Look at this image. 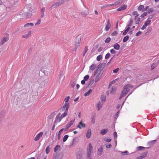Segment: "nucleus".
<instances>
[{
    "label": "nucleus",
    "mask_w": 159,
    "mask_h": 159,
    "mask_svg": "<svg viewBox=\"0 0 159 159\" xmlns=\"http://www.w3.org/2000/svg\"><path fill=\"white\" fill-rule=\"evenodd\" d=\"M102 66H104V64L100 63L98 66V69L95 71L93 76L97 75L96 76L100 77L102 75L103 73V70L99 68L102 67Z\"/></svg>",
    "instance_id": "nucleus-1"
},
{
    "label": "nucleus",
    "mask_w": 159,
    "mask_h": 159,
    "mask_svg": "<svg viewBox=\"0 0 159 159\" xmlns=\"http://www.w3.org/2000/svg\"><path fill=\"white\" fill-rule=\"evenodd\" d=\"M93 151V146L91 143H90L89 145V147L87 149V156L88 157H91V154Z\"/></svg>",
    "instance_id": "nucleus-2"
},
{
    "label": "nucleus",
    "mask_w": 159,
    "mask_h": 159,
    "mask_svg": "<svg viewBox=\"0 0 159 159\" xmlns=\"http://www.w3.org/2000/svg\"><path fill=\"white\" fill-rule=\"evenodd\" d=\"M63 156L64 154L63 152H57L54 155L53 159H62Z\"/></svg>",
    "instance_id": "nucleus-3"
},
{
    "label": "nucleus",
    "mask_w": 159,
    "mask_h": 159,
    "mask_svg": "<svg viewBox=\"0 0 159 159\" xmlns=\"http://www.w3.org/2000/svg\"><path fill=\"white\" fill-rule=\"evenodd\" d=\"M69 107V104L68 103H65L64 105L61 107V110L63 111L65 110V111H68Z\"/></svg>",
    "instance_id": "nucleus-4"
},
{
    "label": "nucleus",
    "mask_w": 159,
    "mask_h": 159,
    "mask_svg": "<svg viewBox=\"0 0 159 159\" xmlns=\"http://www.w3.org/2000/svg\"><path fill=\"white\" fill-rule=\"evenodd\" d=\"M81 39V36L80 35H78L76 37L75 43V47L77 48L80 46Z\"/></svg>",
    "instance_id": "nucleus-5"
},
{
    "label": "nucleus",
    "mask_w": 159,
    "mask_h": 159,
    "mask_svg": "<svg viewBox=\"0 0 159 159\" xmlns=\"http://www.w3.org/2000/svg\"><path fill=\"white\" fill-rule=\"evenodd\" d=\"M111 25L109 19L107 21V24L105 27V30L106 31H108L111 27Z\"/></svg>",
    "instance_id": "nucleus-6"
},
{
    "label": "nucleus",
    "mask_w": 159,
    "mask_h": 159,
    "mask_svg": "<svg viewBox=\"0 0 159 159\" xmlns=\"http://www.w3.org/2000/svg\"><path fill=\"white\" fill-rule=\"evenodd\" d=\"M68 111H65L64 113L59 117L58 122H60L64 117H65L67 115Z\"/></svg>",
    "instance_id": "nucleus-7"
},
{
    "label": "nucleus",
    "mask_w": 159,
    "mask_h": 159,
    "mask_svg": "<svg viewBox=\"0 0 159 159\" xmlns=\"http://www.w3.org/2000/svg\"><path fill=\"white\" fill-rule=\"evenodd\" d=\"M43 132H41L39 133L36 136V137L34 138V140L35 141H38L40 137L43 135Z\"/></svg>",
    "instance_id": "nucleus-8"
},
{
    "label": "nucleus",
    "mask_w": 159,
    "mask_h": 159,
    "mask_svg": "<svg viewBox=\"0 0 159 159\" xmlns=\"http://www.w3.org/2000/svg\"><path fill=\"white\" fill-rule=\"evenodd\" d=\"M96 66L97 65L93 63L92 64V65L89 67V72H91L90 70H94L95 69Z\"/></svg>",
    "instance_id": "nucleus-9"
},
{
    "label": "nucleus",
    "mask_w": 159,
    "mask_h": 159,
    "mask_svg": "<svg viewBox=\"0 0 159 159\" xmlns=\"http://www.w3.org/2000/svg\"><path fill=\"white\" fill-rule=\"evenodd\" d=\"M130 87V85L129 84L125 85L124 87V89L123 90L128 93L129 90V88Z\"/></svg>",
    "instance_id": "nucleus-10"
},
{
    "label": "nucleus",
    "mask_w": 159,
    "mask_h": 159,
    "mask_svg": "<svg viewBox=\"0 0 159 159\" xmlns=\"http://www.w3.org/2000/svg\"><path fill=\"white\" fill-rule=\"evenodd\" d=\"M127 7V6L126 5H124L123 6L117 8V10L118 11L124 10L126 9V8Z\"/></svg>",
    "instance_id": "nucleus-11"
},
{
    "label": "nucleus",
    "mask_w": 159,
    "mask_h": 159,
    "mask_svg": "<svg viewBox=\"0 0 159 159\" xmlns=\"http://www.w3.org/2000/svg\"><path fill=\"white\" fill-rule=\"evenodd\" d=\"M89 13V10L88 8H86V10H83V11L81 12V14L82 15L86 16V15L88 14Z\"/></svg>",
    "instance_id": "nucleus-12"
},
{
    "label": "nucleus",
    "mask_w": 159,
    "mask_h": 159,
    "mask_svg": "<svg viewBox=\"0 0 159 159\" xmlns=\"http://www.w3.org/2000/svg\"><path fill=\"white\" fill-rule=\"evenodd\" d=\"M85 126V124H83L82 121L80 122L77 126V127L80 129H81L82 128H84Z\"/></svg>",
    "instance_id": "nucleus-13"
},
{
    "label": "nucleus",
    "mask_w": 159,
    "mask_h": 159,
    "mask_svg": "<svg viewBox=\"0 0 159 159\" xmlns=\"http://www.w3.org/2000/svg\"><path fill=\"white\" fill-rule=\"evenodd\" d=\"M91 134V130L90 129H88L86 134V136L87 138L89 139L90 138Z\"/></svg>",
    "instance_id": "nucleus-14"
},
{
    "label": "nucleus",
    "mask_w": 159,
    "mask_h": 159,
    "mask_svg": "<svg viewBox=\"0 0 159 159\" xmlns=\"http://www.w3.org/2000/svg\"><path fill=\"white\" fill-rule=\"evenodd\" d=\"M147 154V152H144L142 154L141 156L138 157V159H143L146 157Z\"/></svg>",
    "instance_id": "nucleus-15"
},
{
    "label": "nucleus",
    "mask_w": 159,
    "mask_h": 159,
    "mask_svg": "<svg viewBox=\"0 0 159 159\" xmlns=\"http://www.w3.org/2000/svg\"><path fill=\"white\" fill-rule=\"evenodd\" d=\"M64 73L63 71H60L59 74V78L60 80L62 79V80H63L64 79L65 76H64Z\"/></svg>",
    "instance_id": "nucleus-16"
},
{
    "label": "nucleus",
    "mask_w": 159,
    "mask_h": 159,
    "mask_svg": "<svg viewBox=\"0 0 159 159\" xmlns=\"http://www.w3.org/2000/svg\"><path fill=\"white\" fill-rule=\"evenodd\" d=\"M103 103L101 102H98L97 104V107H98V110H99L102 107Z\"/></svg>",
    "instance_id": "nucleus-17"
},
{
    "label": "nucleus",
    "mask_w": 159,
    "mask_h": 159,
    "mask_svg": "<svg viewBox=\"0 0 159 159\" xmlns=\"http://www.w3.org/2000/svg\"><path fill=\"white\" fill-rule=\"evenodd\" d=\"M31 31H29L28 32V33L26 34L25 35H23L22 36V38L25 39H27L28 38L30 35H31Z\"/></svg>",
    "instance_id": "nucleus-18"
},
{
    "label": "nucleus",
    "mask_w": 159,
    "mask_h": 159,
    "mask_svg": "<svg viewBox=\"0 0 159 159\" xmlns=\"http://www.w3.org/2000/svg\"><path fill=\"white\" fill-rule=\"evenodd\" d=\"M127 93V92L123 90L120 94L119 99H121L123 97L125 96Z\"/></svg>",
    "instance_id": "nucleus-19"
},
{
    "label": "nucleus",
    "mask_w": 159,
    "mask_h": 159,
    "mask_svg": "<svg viewBox=\"0 0 159 159\" xmlns=\"http://www.w3.org/2000/svg\"><path fill=\"white\" fill-rule=\"evenodd\" d=\"M116 90V87L112 86L111 89L110 93L112 94L115 93Z\"/></svg>",
    "instance_id": "nucleus-20"
},
{
    "label": "nucleus",
    "mask_w": 159,
    "mask_h": 159,
    "mask_svg": "<svg viewBox=\"0 0 159 159\" xmlns=\"http://www.w3.org/2000/svg\"><path fill=\"white\" fill-rule=\"evenodd\" d=\"M133 20L131 18H130L128 22V24L127 25V26L129 27L131 26L133 23Z\"/></svg>",
    "instance_id": "nucleus-21"
},
{
    "label": "nucleus",
    "mask_w": 159,
    "mask_h": 159,
    "mask_svg": "<svg viewBox=\"0 0 159 159\" xmlns=\"http://www.w3.org/2000/svg\"><path fill=\"white\" fill-rule=\"evenodd\" d=\"M61 115V113H59L57 115V116H56V118H55V120L54 121V123H57V122H58V120H59V117Z\"/></svg>",
    "instance_id": "nucleus-22"
},
{
    "label": "nucleus",
    "mask_w": 159,
    "mask_h": 159,
    "mask_svg": "<svg viewBox=\"0 0 159 159\" xmlns=\"http://www.w3.org/2000/svg\"><path fill=\"white\" fill-rule=\"evenodd\" d=\"M103 152V148L102 147L98 149V155L101 156L102 155Z\"/></svg>",
    "instance_id": "nucleus-23"
},
{
    "label": "nucleus",
    "mask_w": 159,
    "mask_h": 159,
    "mask_svg": "<svg viewBox=\"0 0 159 159\" xmlns=\"http://www.w3.org/2000/svg\"><path fill=\"white\" fill-rule=\"evenodd\" d=\"M113 47L116 50H118L120 48V46L118 43H116L114 44Z\"/></svg>",
    "instance_id": "nucleus-24"
},
{
    "label": "nucleus",
    "mask_w": 159,
    "mask_h": 159,
    "mask_svg": "<svg viewBox=\"0 0 159 159\" xmlns=\"http://www.w3.org/2000/svg\"><path fill=\"white\" fill-rule=\"evenodd\" d=\"M7 41V39L6 38L3 37L1 41L0 44L1 45L3 44Z\"/></svg>",
    "instance_id": "nucleus-25"
},
{
    "label": "nucleus",
    "mask_w": 159,
    "mask_h": 159,
    "mask_svg": "<svg viewBox=\"0 0 159 159\" xmlns=\"http://www.w3.org/2000/svg\"><path fill=\"white\" fill-rule=\"evenodd\" d=\"M108 129H102L100 133L102 135L105 134L107 132Z\"/></svg>",
    "instance_id": "nucleus-26"
},
{
    "label": "nucleus",
    "mask_w": 159,
    "mask_h": 159,
    "mask_svg": "<svg viewBox=\"0 0 159 159\" xmlns=\"http://www.w3.org/2000/svg\"><path fill=\"white\" fill-rule=\"evenodd\" d=\"M65 2V0H59L57 2L59 6H61L62 4H64Z\"/></svg>",
    "instance_id": "nucleus-27"
},
{
    "label": "nucleus",
    "mask_w": 159,
    "mask_h": 159,
    "mask_svg": "<svg viewBox=\"0 0 159 159\" xmlns=\"http://www.w3.org/2000/svg\"><path fill=\"white\" fill-rule=\"evenodd\" d=\"M144 6L143 5H140L139 6L138 8V11H141L142 12H143V7Z\"/></svg>",
    "instance_id": "nucleus-28"
},
{
    "label": "nucleus",
    "mask_w": 159,
    "mask_h": 159,
    "mask_svg": "<svg viewBox=\"0 0 159 159\" xmlns=\"http://www.w3.org/2000/svg\"><path fill=\"white\" fill-rule=\"evenodd\" d=\"M92 90L91 89H89L87 92L85 93L84 96H87L89 95L92 92Z\"/></svg>",
    "instance_id": "nucleus-29"
},
{
    "label": "nucleus",
    "mask_w": 159,
    "mask_h": 159,
    "mask_svg": "<svg viewBox=\"0 0 159 159\" xmlns=\"http://www.w3.org/2000/svg\"><path fill=\"white\" fill-rule=\"evenodd\" d=\"M75 120H71L70 122L66 125V126L69 128L73 125Z\"/></svg>",
    "instance_id": "nucleus-30"
},
{
    "label": "nucleus",
    "mask_w": 159,
    "mask_h": 159,
    "mask_svg": "<svg viewBox=\"0 0 159 159\" xmlns=\"http://www.w3.org/2000/svg\"><path fill=\"white\" fill-rule=\"evenodd\" d=\"M34 24L32 23H28L25 24L24 25L25 27H27L30 26L32 27L33 26Z\"/></svg>",
    "instance_id": "nucleus-31"
},
{
    "label": "nucleus",
    "mask_w": 159,
    "mask_h": 159,
    "mask_svg": "<svg viewBox=\"0 0 159 159\" xmlns=\"http://www.w3.org/2000/svg\"><path fill=\"white\" fill-rule=\"evenodd\" d=\"M156 141V140H154L149 142L148 143V146H151L154 144Z\"/></svg>",
    "instance_id": "nucleus-32"
},
{
    "label": "nucleus",
    "mask_w": 159,
    "mask_h": 159,
    "mask_svg": "<svg viewBox=\"0 0 159 159\" xmlns=\"http://www.w3.org/2000/svg\"><path fill=\"white\" fill-rule=\"evenodd\" d=\"M59 6V5L58 4H57V2H56V3H55L54 4H53L51 7V8L52 9L54 8L55 7H57Z\"/></svg>",
    "instance_id": "nucleus-33"
},
{
    "label": "nucleus",
    "mask_w": 159,
    "mask_h": 159,
    "mask_svg": "<svg viewBox=\"0 0 159 159\" xmlns=\"http://www.w3.org/2000/svg\"><path fill=\"white\" fill-rule=\"evenodd\" d=\"M152 30V28L151 27H149L148 28V31L145 33V35H148L151 32Z\"/></svg>",
    "instance_id": "nucleus-34"
},
{
    "label": "nucleus",
    "mask_w": 159,
    "mask_h": 159,
    "mask_svg": "<svg viewBox=\"0 0 159 159\" xmlns=\"http://www.w3.org/2000/svg\"><path fill=\"white\" fill-rule=\"evenodd\" d=\"M123 1L124 0H119L115 2H114L115 4V5H118L122 3L123 2Z\"/></svg>",
    "instance_id": "nucleus-35"
},
{
    "label": "nucleus",
    "mask_w": 159,
    "mask_h": 159,
    "mask_svg": "<svg viewBox=\"0 0 159 159\" xmlns=\"http://www.w3.org/2000/svg\"><path fill=\"white\" fill-rule=\"evenodd\" d=\"M129 39V37L128 35H127L125 36L123 39V42H126Z\"/></svg>",
    "instance_id": "nucleus-36"
},
{
    "label": "nucleus",
    "mask_w": 159,
    "mask_h": 159,
    "mask_svg": "<svg viewBox=\"0 0 159 159\" xmlns=\"http://www.w3.org/2000/svg\"><path fill=\"white\" fill-rule=\"evenodd\" d=\"M60 148V146L59 145H57L55 147L54 150V152H56L59 150V149Z\"/></svg>",
    "instance_id": "nucleus-37"
},
{
    "label": "nucleus",
    "mask_w": 159,
    "mask_h": 159,
    "mask_svg": "<svg viewBox=\"0 0 159 159\" xmlns=\"http://www.w3.org/2000/svg\"><path fill=\"white\" fill-rule=\"evenodd\" d=\"M88 50V48L87 46H86L84 48V50L83 52V56H84L85 53L87 52Z\"/></svg>",
    "instance_id": "nucleus-38"
},
{
    "label": "nucleus",
    "mask_w": 159,
    "mask_h": 159,
    "mask_svg": "<svg viewBox=\"0 0 159 159\" xmlns=\"http://www.w3.org/2000/svg\"><path fill=\"white\" fill-rule=\"evenodd\" d=\"M135 20L136 24H139V22L140 20V19L139 18L135 17Z\"/></svg>",
    "instance_id": "nucleus-39"
},
{
    "label": "nucleus",
    "mask_w": 159,
    "mask_h": 159,
    "mask_svg": "<svg viewBox=\"0 0 159 159\" xmlns=\"http://www.w3.org/2000/svg\"><path fill=\"white\" fill-rule=\"evenodd\" d=\"M69 137V136L67 135H66L64 136L63 139V141L65 142L66 141Z\"/></svg>",
    "instance_id": "nucleus-40"
},
{
    "label": "nucleus",
    "mask_w": 159,
    "mask_h": 159,
    "mask_svg": "<svg viewBox=\"0 0 159 159\" xmlns=\"http://www.w3.org/2000/svg\"><path fill=\"white\" fill-rule=\"evenodd\" d=\"M151 22V20H148L147 21L145 22L144 23L145 25H146L147 26L148 25H149L150 24Z\"/></svg>",
    "instance_id": "nucleus-41"
},
{
    "label": "nucleus",
    "mask_w": 159,
    "mask_h": 159,
    "mask_svg": "<svg viewBox=\"0 0 159 159\" xmlns=\"http://www.w3.org/2000/svg\"><path fill=\"white\" fill-rule=\"evenodd\" d=\"M50 150V148L49 146H48L46 149V154H48Z\"/></svg>",
    "instance_id": "nucleus-42"
},
{
    "label": "nucleus",
    "mask_w": 159,
    "mask_h": 159,
    "mask_svg": "<svg viewBox=\"0 0 159 159\" xmlns=\"http://www.w3.org/2000/svg\"><path fill=\"white\" fill-rule=\"evenodd\" d=\"M101 100L102 101H106V97L104 95H102L101 97Z\"/></svg>",
    "instance_id": "nucleus-43"
},
{
    "label": "nucleus",
    "mask_w": 159,
    "mask_h": 159,
    "mask_svg": "<svg viewBox=\"0 0 159 159\" xmlns=\"http://www.w3.org/2000/svg\"><path fill=\"white\" fill-rule=\"evenodd\" d=\"M111 39L110 37L107 38L105 40V42L106 43H109L111 41Z\"/></svg>",
    "instance_id": "nucleus-44"
},
{
    "label": "nucleus",
    "mask_w": 159,
    "mask_h": 159,
    "mask_svg": "<svg viewBox=\"0 0 159 159\" xmlns=\"http://www.w3.org/2000/svg\"><path fill=\"white\" fill-rule=\"evenodd\" d=\"M133 15H135V18L137 17L138 16H139V14H138L137 11H134L133 12Z\"/></svg>",
    "instance_id": "nucleus-45"
},
{
    "label": "nucleus",
    "mask_w": 159,
    "mask_h": 159,
    "mask_svg": "<svg viewBox=\"0 0 159 159\" xmlns=\"http://www.w3.org/2000/svg\"><path fill=\"white\" fill-rule=\"evenodd\" d=\"M26 17L28 18H30L32 14L30 12H27L26 13Z\"/></svg>",
    "instance_id": "nucleus-46"
},
{
    "label": "nucleus",
    "mask_w": 159,
    "mask_h": 159,
    "mask_svg": "<svg viewBox=\"0 0 159 159\" xmlns=\"http://www.w3.org/2000/svg\"><path fill=\"white\" fill-rule=\"evenodd\" d=\"M89 77L88 75H86L84 78V80L85 81H87Z\"/></svg>",
    "instance_id": "nucleus-47"
},
{
    "label": "nucleus",
    "mask_w": 159,
    "mask_h": 159,
    "mask_svg": "<svg viewBox=\"0 0 159 159\" xmlns=\"http://www.w3.org/2000/svg\"><path fill=\"white\" fill-rule=\"evenodd\" d=\"M129 154V152L127 151H125L124 152H121V154L123 155H125Z\"/></svg>",
    "instance_id": "nucleus-48"
},
{
    "label": "nucleus",
    "mask_w": 159,
    "mask_h": 159,
    "mask_svg": "<svg viewBox=\"0 0 159 159\" xmlns=\"http://www.w3.org/2000/svg\"><path fill=\"white\" fill-rule=\"evenodd\" d=\"M148 13L147 12H144L141 16V18H143L145 16L147 15Z\"/></svg>",
    "instance_id": "nucleus-49"
},
{
    "label": "nucleus",
    "mask_w": 159,
    "mask_h": 159,
    "mask_svg": "<svg viewBox=\"0 0 159 159\" xmlns=\"http://www.w3.org/2000/svg\"><path fill=\"white\" fill-rule=\"evenodd\" d=\"M102 58V55H100L97 57V60L98 61H100Z\"/></svg>",
    "instance_id": "nucleus-50"
},
{
    "label": "nucleus",
    "mask_w": 159,
    "mask_h": 159,
    "mask_svg": "<svg viewBox=\"0 0 159 159\" xmlns=\"http://www.w3.org/2000/svg\"><path fill=\"white\" fill-rule=\"evenodd\" d=\"M154 11V10L152 8H151L149 9L148 11V13H150L151 12H152Z\"/></svg>",
    "instance_id": "nucleus-51"
},
{
    "label": "nucleus",
    "mask_w": 159,
    "mask_h": 159,
    "mask_svg": "<svg viewBox=\"0 0 159 159\" xmlns=\"http://www.w3.org/2000/svg\"><path fill=\"white\" fill-rule=\"evenodd\" d=\"M111 54L110 53L107 54L105 57V59H107L110 56Z\"/></svg>",
    "instance_id": "nucleus-52"
},
{
    "label": "nucleus",
    "mask_w": 159,
    "mask_h": 159,
    "mask_svg": "<svg viewBox=\"0 0 159 159\" xmlns=\"http://www.w3.org/2000/svg\"><path fill=\"white\" fill-rule=\"evenodd\" d=\"M92 123L93 124H94L95 123V117L94 116H93L92 117Z\"/></svg>",
    "instance_id": "nucleus-53"
},
{
    "label": "nucleus",
    "mask_w": 159,
    "mask_h": 159,
    "mask_svg": "<svg viewBox=\"0 0 159 159\" xmlns=\"http://www.w3.org/2000/svg\"><path fill=\"white\" fill-rule=\"evenodd\" d=\"M110 52L112 54H115L116 53V51L114 49H112L111 50Z\"/></svg>",
    "instance_id": "nucleus-54"
},
{
    "label": "nucleus",
    "mask_w": 159,
    "mask_h": 159,
    "mask_svg": "<svg viewBox=\"0 0 159 159\" xmlns=\"http://www.w3.org/2000/svg\"><path fill=\"white\" fill-rule=\"evenodd\" d=\"M118 33L116 31H114L111 34V35L112 36H115Z\"/></svg>",
    "instance_id": "nucleus-55"
},
{
    "label": "nucleus",
    "mask_w": 159,
    "mask_h": 159,
    "mask_svg": "<svg viewBox=\"0 0 159 159\" xmlns=\"http://www.w3.org/2000/svg\"><path fill=\"white\" fill-rule=\"evenodd\" d=\"M138 148V150H139L140 151V150H142V149H143L146 148H145V147H143L139 146V147Z\"/></svg>",
    "instance_id": "nucleus-56"
},
{
    "label": "nucleus",
    "mask_w": 159,
    "mask_h": 159,
    "mask_svg": "<svg viewBox=\"0 0 159 159\" xmlns=\"http://www.w3.org/2000/svg\"><path fill=\"white\" fill-rule=\"evenodd\" d=\"M156 66V64H152L151 66V70H153V69H154Z\"/></svg>",
    "instance_id": "nucleus-57"
},
{
    "label": "nucleus",
    "mask_w": 159,
    "mask_h": 159,
    "mask_svg": "<svg viewBox=\"0 0 159 159\" xmlns=\"http://www.w3.org/2000/svg\"><path fill=\"white\" fill-rule=\"evenodd\" d=\"M41 23V20L40 19H39L38 21L35 24V25H39Z\"/></svg>",
    "instance_id": "nucleus-58"
},
{
    "label": "nucleus",
    "mask_w": 159,
    "mask_h": 159,
    "mask_svg": "<svg viewBox=\"0 0 159 159\" xmlns=\"http://www.w3.org/2000/svg\"><path fill=\"white\" fill-rule=\"evenodd\" d=\"M70 98V96H68L65 98L64 101H65L66 103H67Z\"/></svg>",
    "instance_id": "nucleus-59"
},
{
    "label": "nucleus",
    "mask_w": 159,
    "mask_h": 159,
    "mask_svg": "<svg viewBox=\"0 0 159 159\" xmlns=\"http://www.w3.org/2000/svg\"><path fill=\"white\" fill-rule=\"evenodd\" d=\"M94 80H91L90 82H89V84H88V86H89L90 85H91L93 84V83Z\"/></svg>",
    "instance_id": "nucleus-60"
},
{
    "label": "nucleus",
    "mask_w": 159,
    "mask_h": 159,
    "mask_svg": "<svg viewBox=\"0 0 159 159\" xmlns=\"http://www.w3.org/2000/svg\"><path fill=\"white\" fill-rule=\"evenodd\" d=\"M99 78L100 77L96 76V78L95 80V82H97L99 80Z\"/></svg>",
    "instance_id": "nucleus-61"
},
{
    "label": "nucleus",
    "mask_w": 159,
    "mask_h": 159,
    "mask_svg": "<svg viewBox=\"0 0 159 159\" xmlns=\"http://www.w3.org/2000/svg\"><path fill=\"white\" fill-rule=\"evenodd\" d=\"M54 116V114L53 113L51 114L50 116H49V119H51Z\"/></svg>",
    "instance_id": "nucleus-62"
},
{
    "label": "nucleus",
    "mask_w": 159,
    "mask_h": 159,
    "mask_svg": "<svg viewBox=\"0 0 159 159\" xmlns=\"http://www.w3.org/2000/svg\"><path fill=\"white\" fill-rule=\"evenodd\" d=\"M142 34V32L141 31H139L138 32H137L136 34V36H139V35H140V34Z\"/></svg>",
    "instance_id": "nucleus-63"
},
{
    "label": "nucleus",
    "mask_w": 159,
    "mask_h": 159,
    "mask_svg": "<svg viewBox=\"0 0 159 159\" xmlns=\"http://www.w3.org/2000/svg\"><path fill=\"white\" fill-rule=\"evenodd\" d=\"M128 32V31H127L126 30H125L123 32L122 35H126Z\"/></svg>",
    "instance_id": "nucleus-64"
}]
</instances>
